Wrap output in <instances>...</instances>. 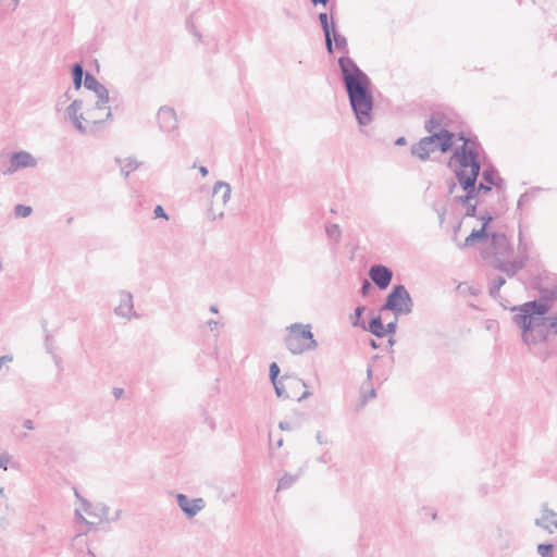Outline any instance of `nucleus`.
<instances>
[{"mask_svg": "<svg viewBox=\"0 0 557 557\" xmlns=\"http://www.w3.org/2000/svg\"><path fill=\"white\" fill-rule=\"evenodd\" d=\"M337 64L356 121L359 126H368L374 119V97L371 78L349 55L339 57Z\"/></svg>", "mask_w": 557, "mask_h": 557, "instance_id": "1", "label": "nucleus"}, {"mask_svg": "<svg viewBox=\"0 0 557 557\" xmlns=\"http://www.w3.org/2000/svg\"><path fill=\"white\" fill-rule=\"evenodd\" d=\"M516 312L512 322L521 330V341L531 347L537 344L535 331L544 329L549 318L545 314L549 311V307L543 301H527L510 308Z\"/></svg>", "mask_w": 557, "mask_h": 557, "instance_id": "2", "label": "nucleus"}, {"mask_svg": "<svg viewBox=\"0 0 557 557\" xmlns=\"http://www.w3.org/2000/svg\"><path fill=\"white\" fill-rule=\"evenodd\" d=\"M288 330L289 333L285 337V345L293 355L314 350L318 347V342L314 339L310 324L294 323Z\"/></svg>", "mask_w": 557, "mask_h": 557, "instance_id": "3", "label": "nucleus"}, {"mask_svg": "<svg viewBox=\"0 0 557 557\" xmlns=\"http://www.w3.org/2000/svg\"><path fill=\"white\" fill-rule=\"evenodd\" d=\"M413 310V300L403 284H395L392 286L389 293L386 295L384 302L380 307V311H391L396 318L399 315L410 314Z\"/></svg>", "mask_w": 557, "mask_h": 557, "instance_id": "4", "label": "nucleus"}, {"mask_svg": "<svg viewBox=\"0 0 557 557\" xmlns=\"http://www.w3.org/2000/svg\"><path fill=\"white\" fill-rule=\"evenodd\" d=\"M483 157L487 159L482 144L479 140H474V144H461L456 146L449 157L447 166L454 172H458L461 169H468L473 161Z\"/></svg>", "mask_w": 557, "mask_h": 557, "instance_id": "5", "label": "nucleus"}, {"mask_svg": "<svg viewBox=\"0 0 557 557\" xmlns=\"http://www.w3.org/2000/svg\"><path fill=\"white\" fill-rule=\"evenodd\" d=\"M481 256L485 260L503 261L513 256V247L506 234L492 232L490 246L481 251Z\"/></svg>", "mask_w": 557, "mask_h": 557, "instance_id": "6", "label": "nucleus"}, {"mask_svg": "<svg viewBox=\"0 0 557 557\" xmlns=\"http://www.w3.org/2000/svg\"><path fill=\"white\" fill-rule=\"evenodd\" d=\"M36 165L37 160L32 153L24 150L15 151L10 154V165L5 170H2V174L10 175L20 169L35 168Z\"/></svg>", "mask_w": 557, "mask_h": 557, "instance_id": "7", "label": "nucleus"}, {"mask_svg": "<svg viewBox=\"0 0 557 557\" xmlns=\"http://www.w3.org/2000/svg\"><path fill=\"white\" fill-rule=\"evenodd\" d=\"M393 275V270L384 264H373L369 269V277L380 290L391 285Z\"/></svg>", "mask_w": 557, "mask_h": 557, "instance_id": "8", "label": "nucleus"}, {"mask_svg": "<svg viewBox=\"0 0 557 557\" xmlns=\"http://www.w3.org/2000/svg\"><path fill=\"white\" fill-rule=\"evenodd\" d=\"M175 497L180 509L188 519L194 518L206 506V502L201 497L189 498L183 493H177Z\"/></svg>", "mask_w": 557, "mask_h": 557, "instance_id": "9", "label": "nucleus"}, {"mask_svg": "<svg viewBox=\"0 0 557 557\" xmlns=\"http://www.w3.org/2000/svg\"><path fill=\"white\" fill-rule=\"evenodd\" d=\"M157 122L161 132L170 133L178 127L175 110L169 106H162L157 112Z\"/></svg>", "mask_w": 557, "mask_h": 557, "instance_id": "10", "label": "nucleus"}, {"mask_svg": "<svg viewBox=\"0 0 557 557\" xmlns=\"http://www.w3.org/2000/svg\"><path fill=\"white\" fill-rule=\"evenodd\" d=\"M487 159L480 157L475 161L468 165V169H461L455 173L456 180H461L465 182H473L476 183L479 176H482V165L486 164Z\"/></svg>", "mask_w": 557, "mask_h": 557, "instance_id": "11", "label": "nucleus"}, {"mask_svg": "<svg viewBox=\"0 0 557 557\" xmlns=\"http://www.w3.org/2000/svg\"><path fill=\"white\" fill-rule=\"evenodd\" d=\"M455 137V133L447 128H440L436 133L430 135L433 143L436 144V148H438L443 153L454 150Z\"/></svg>", "mask_w": 557, "mask_h": 557, "instance_id": "12", "label": "nucleus"}, {"mask_svg": "<svg viewBox=\"0 0 557 557\" xmlns=\"http://www.w3.org/2000/svg\"><path fill=\"white\" fill-rule=\"evenodd\" d=\"M275 394L278 398L289 399L293 398L290 394L286 392V387H297L299 385H302L304 387H307V384L297 377L284 375L281 377L280 381L272 383Z\"/></svg>", "mask_w": 557, "mask_h": 557, "instance_id": "13", "label": "nucleus"}, {"mask_svg": "<svg viewBox=\"0 0 557 557\" xmlns=\"http://www.w3.org/2000/svg\"><path fill=\"white\" fill-rule=\"evenodd\" d=\"M436 150V144L433 143L432 138L425 136L421 138L417 144L411 146L410 152L413 157L419 158L421 161H426L430 154Z\"/></svg>", "mask_w": 557, "mask_h": 557, "instance_id": "14", "label": "nucleus"}, {"mask_svg": "<svg viewBox=\"0 0 557 557\" xmlns=\"http://www.w3.org/2000/svg\"><path fill=\"white\" fill-rule=\"evenodd\" d=\"M119 295L120 304L114 309L115 314L127 319L137 318V313L133 311V295L126 290H121Z\"/></svg>", "mask_w": 557, "mask_h": 557, "instance_id": "15", "label": "nucleus"}, {"mask_svg": "<svg viewBox=\"0 0 557 557\" xmlns=\"http://www.w3.org/2000/svg\"><path fill=\"white\" fill-rule=\"evenodd\" d=\"M535 524L553 534L557 530V513L548 509L546 504H543L542 517L535 520Z\"/></svg>", "mask_w": 557, "mask_h": 557, "instance_id": "16", "label": "nucleus"}, {"mask_svg": "<svg viewBox=\"0 0 557 557\" xmlns=\"http://www.w3.org/2000/svg\"><path fill=\"white\" fill-rule=\"evenodd\" d=\"M84 86L86 89L94 91L97 98H100V102H102L103 99L110 100L109 90L92 74H85Z\"/></svg>", "mask_w": 557, "mask_h": 557, "instance_id": "17", "label": "nucleus"}, {"mask_svg": "<svg viewBox=\"0 0 557 557\" xmlns=\"http://www.w3.org/2000/svg\"><path fill=\"white\" fill-rule=\"evenodd\" d=\"M458 184L460 185L461 189L465 191L463 195L456 196L455 201L466 206L470 203L473 199H478L479 195L475 189V183L473 182H465L461 180H456Z\"/></svg>", "mask_w": 557, "mask_h": 557, "instance_id": "18", "label": "nucleus"}, {"mask_svg": "<svg viewBox=\"0 0 557 557\" xmlns=\"http://www.w3.org/2000/svg\"><path fill=\"white\" fill-rule=\"evenodd\" d=\"M318 18L320 21L321 28L323 30L325 49H326L327 53L332 54L333 53V45H332L331 32H334V29H336V26L334 25L333 21L330 23L329 15L325 12L319 13Z\"/></svg>", "mask_w": 557, "mask_h": 557, "instance_id": "19", "label": "nucleus"}, {"mask_svg": "<svg viewBox=\"0 0 557 557\" xmlns=\"http://www.w3.org/2000/svg\"><path fill=\"white\" fill-rule=\"evenodd\" d=\"M491 240V233L485 228L472 230V232L466 237L465 243L460 245L461 248L471 247L475 243Z\"/></svg>", "mask_w": 557, "mask_h": 557, "instance_id": "20", "label": "nucleus"}, {"mask_svg": "<svg viewBox=\"0 0 557 557\" xmlns=\"http://www.w3.org/2000/svg\"><path fill=\"white\" fill-rule=\"evenodd\" d=\"M88 119L86 122H90L91 126L90 128L95 129V133L100 129V126L103 124V122L112 119V112L111 108H108V111L101 115L98 113V111L89 110L87 112Z\"/></svg>", "mask_w": 557, "mask_h": 557, "instance_id": "21", "label": "nucleus"}, {"mask_svg": "<svg viewBox=\"0 0 557 557\" xmlns=\"http://www.w3.org/2000/svg\"><path fill=\"white\" fill-rule=\"evenodd\" d=\"M444 123V115L441 112H432L430 117L424 123L425 131L432 135L433 133H436L440 128L443 127Z\"/></svg>", "mask_w": 557, "mask_h": 557, "instance_id": "22", "label": "nucleus"}, {"mask_svg": "<svg viewBox=\"0 0 557 557\" xmlns=\"http://www.w3.org/2000/svg\"><path fill=\"white\" fill-rule=\"evenodd\" d=\"M73 491H74L75 496L82 502V509L86 513L100 517L101 519H107V520L110 519L109 518V510H110L109 507L102 506L101 509H100L101 513L100 515L95 513L94 511H91V507H92L91 503H89L87 499L81 497L79 490L75 488Z\"/></svg>", "mask_w": 557, "mask_h": 557, "instance_id": "23", "label": "nucleus"}, {"mask_svg": "<svg viewBox=\"0 0 557 557\" xmlns=\"http://www.w3.org/2000/svg\"><path fill=\"white\" fill-rule=\"evenodd\" d=\"M363 330L370 332L371 334H373L374 336H376L379 338H383L384 337V324H383L381 315L372 317L369 320L368 324H366V329H363Z\"/></svg>", "mask_w": 557, "mask_h": 557, "instance_id": "24", "label": "nucleus"}, {"mask_svg": "<svg viewBox=\"0 0 557 557\" xmlns=\"http://www.w3.org/2000/svg\"><path fill=\"white\" fill-rule=\"evenodd\" d=\"M331 37H332L333 49L335 48L336 50L343 52L344 53L343 55H348L349 50H348L347 38L344 35H342L337 29H334V32H331Z\"/></svg>", "mask_w": 557, "mask_h": 557, "instance_id": "25", "label": "nucleus"}, {"mask_svg": "<svg viewBox=\"0 0 557 557\" xmlns=\"http://www.w3.org/2000/svg\"><path fill=\"white\" fill-rule=\"evenodd\" d=\"M491 264L495 270L505 273L509 278L516 276L519 272V270L510 261H508V259L503 261H492Z\"/></svg>", "mask_w": 557, "mask_h": 557, "instance_id": "26", "label": "nucleus"}, {"mask_svg": "<svg viewBox=\"0 0 557 557\" xmlns=\"http://www.w3.org/2000/svg\"><path fill=\"white\" fill-rule=\"evenodd\" d=\"M220 191H222V195H221V201L223 205H225L230 198H231V186L228 183H225L223 181H218L214 186H213V190H212V196L213 197H218Z\"/></svg>", "mask_w": 557, "mask_h": 557, "instance_id": "27", "label": "nucleus"}, {"mask_svg": "<svg viewBox=\"0 0 557 557\" xmlns=\"http://www.w3.org/2000/svg\"><path fill=\"white\" fill-rule=\"evenodd\" d=\"M73 85L76 90L81 89L83 84V78L85 79V74L87 72L84 71L83 64L81 62H76L72 65L71 69Z\"/></svg>", "mask_w": 557, "mask_h": 557, "instance_id": "28", "label": "nucleus"}, {"mask_svg": "<svg viewBox=\"0 0 557 557\" xmlns=\"http://www.w3.org/2000/svg\"><path fill=\"white\" fill-rule=\"evenodd\" d=\"M506 284V278L502 275H497L488 283V295L493 299L500 298V288Z\"/></svg>", "mask_w": 557, "mask_h": 557, "instance_id": "29", "label": "nucleus"}, {"mask_svg": "<svg viewBox=\"0 0 557 557\" xmlns=\"http://www.w3.org/2000/svg\"><path fill=\"white\" fill-rule=\"evenodd\" d=\"M42 329L45 332V348L48 354L53 355V357L57 359V363H59V357L54 355V346H53V336L50 334V332L47 329V321H42Z\"/></svg>", "mask_w": 557, "mask_h": 557, "instance_id": "30", "label": "nucleus"}, {"mask_svg": "<svg viewBox=\"0 0 557 557\" xmlns=\"http://www.w3.org/2000/svg\"><path fill=\"white\" fill-rule=\"evenodd\" d=\"M364 310H366L364 306L356 307L354 314L350 315L352 326L366 329V322L362 319Z\"/></svg>", "mask_w": 557, "mask_h": 557, "instance_id": "31", "label": "nucleus"}, {"mask_svg": "<svg viewBox=\"0 0 557 557\" xmlns=\"http://www.w3.org/2000/svg\"><path fill=\"white\" fill-rule=\"evenodd\" d=\"M87 119L84 117L83 113H79L78 116L70 119V121L73 123L74 127L81 133V134H94V128H88L83 121H86Z\"/></svg>", "mask_w": 557, "mask_h": 557, "instance_id": "32", "label": "nucleus"}, {"mask_svg": "<svg viewBox=\"0 0 557 557\" xmlns=\"http://www.w3.org/2000/svg\"><path fill=\"white\" fill-rule=\"evenodd\" d=\"M532 248V242L525 239L522 234L521 226L519 227L518 234V253L520 255H530V250Z\"/></svg>", "mask_w": 557, "mask_h": 557, "instance_id": "33", "label": "nucleus"}, {"mask_svg": "<svg viewBox=\"0 0 557 557\" xmlns=\"http://www.w3.org/2000/svg\"><path fill=\"white\" fill-rule=\"evenodd\" d=\"M498 175V170L492 164L488 163L487 166L482 171V180L492 185L495 184V177Z\"/></svg>", "mask_w": 557, "mask_h": 557, "instance_id": "34", "label": "nucleus"}, {"mask_svg": "<svg viewBox=\"0 0 557 557\" xmlns=\"http://www.w3.org/2000/svg\"><path fill=\"white\" fill-rule=\"evenodd\" d=\"M325 233L329 238L333 239L334 243H339L342 238V231L339 228V225L336 223H330L325 225Z\"/></svg>", "mask_w": 557, "mask_h": 557, "instance_id": "35", "label": "nucleus"}, {"mask_svg": "<svg viewBox=\"0 0 557 557\" xmlns=\"http://www.w3.org/2000/svg\"><path fill=\"white\" fill-rule=\"evenodd\" d=\"M83 101L79 99H75L72 103L66 108L65 115L70 120L72 117L78 116L82 113Z\"/></svg>", "mask_w": 557, "mask_h": 557, "instance_id": "36", "label": "nucleus"}, {"mask_svg": "<svg viewBox=\"0 0 557 557\" xmlns=\"http://www.w3.org/2000/svg\"><path fill=\"white\" fill-rule=\"evenodd\" d=\"M301 474V470L297 471L295 474L285 473L278 481L277 487H288L295 484L298 478Z\"/></svg>", "mask_w": 557, "mask_h": 557, "instance_id": "37", "label": "nucleus"}, {"mask_svg": "<svg viewBox=\"0 0 557 557\" xmlns=\"http://www.w3.org/2000/svg\"><path fill=\"white\" fill-rule=\"evenodd\" d=\"M556 298V293L553 289L543 288L541 289V297L539 299H533L532 301H544L549 309L552 308V302Z\"/></svg>", "mask_w": 557, "mask_h": 557, "instance_id": "38", "label": "nucleus"}, {"mask_svg": "<svg viewBox=\"0 0 557 557\" xmlns=\"http://www.w3.org/2000/svg\"><path fill=\"white\" fill-rule=\"evenodd\" d=\"M554 548L553 543H540L536 546V552L541 557H554Z\"/></svg>", "mask_w": 557, "mask_h": 557, "instance_id": "39", "label": "nucleus"}, {"mask_svg": "<svg viewBox=\"0 0 557 557\" xmlns=\"http://www.w3.org/2000/svg\"><path fill=\"white\" fill-rule=\"evenodd\" d=\"M33 208L25 205H16L14 207V214L17 218H27L32 214Z\"/></svg>", "mask_w": 557, "mask_h": 557, "instance_id": "40", "label": "nucleus"}, {"mask_svg": "<svg viewBox=\"0 0 557 557\" xmlns=\"http://www.w3.org/2000/svg\"><path fill=\"white\" fill-rule=\"evenodd\" d=\"M455 140L462 141V144H474V140H479L478 137L473 134H467L465 132L455 133Z\"/></svg>", "mask_w": 557, "mask_h": 557, "instance_id": "41", "label": "nucleus"}, {"mask_svg": "<svg viewBox=\"0 0 557 557\" xmlns=\"http://www.w3.org/2000/svg\"><path fill=\"white\" fill-rule=\"evenodd\" d=\"M530 259V255H520L518 253L510 262L520 271L522 270Z\"/></svg>", "mask_w": 557, "mask_h": 557, "instance_id": "42", "label": "nucleus"}, {"mask_svg": "<svg viewBox=\"0 0 557 557\" xmlns=\"http://www.w3.org/2000/svg\"><path fill=\"white\" fill-rule=\"evenodd\" d=\"M278 375H280V367L276 362H272L269 367V376H270L271 383H275V382L280 381L281 379H278Z\"/></svg>", "mask_w": 557, "mask_h": 557, "instance_id": "43", "label": "nucleus"}, {"mask_svg": "<svg viewBox=\"0 0 557 557\" xmlns=\"http://www.w3.org/2000/svg\"><path fill=\"white\" fill-rule=\"evenodd\" d=\"M186 27L198 39V41L201 40L202 35L196 29V26H195V24L193 22V16H189L186 20Z\"/></svg>", "mask_w": 557, "mask_h": 557, "instance_id": "44", "label": "nucleus"}, {"mask_svg": "<svg viewBox=\"0 0 557 557\" xmlns=\"http://www.w3.org/2000/svg\"><path fill=\"white\" fill-rule=\"evenodd\" d=\"M397 330V318L395 317V320L392 322H388L386 325H384V337L387 335H394Z\"/></svg>", "mask_w": 557, "mask_h": 557, "instance_id": "45", "label": "nucleus"}, {"mask_svg": "<svg viewBox=\"0 0 557 557\" xmlns=\"http://www.w3.org/2000/svg\"><path fill=\"white\" fill-rule=\"evenodd\" d=\"M549 332L547 329H540L535 331V336L537 337L539 343H547Z\"/></svg>", "mask_w": 557, "mask_h": 557, "instance_id": "46", "label": "nucleus"}, {"mask_svg": "<svg viewBox=\"0 0 557 557\" xmlns=\"http://www.w3.org/2000/svg\"><path fill=\"white\" fill-rule=\"evenodd\" d=\"M372 289H373L372 284L367 278H364L362 281V284H361V287H360V290H359L361 296L362 297H367Z\"/></svg>", "mask_w": 557, "mask_h": 557, "instance_id": "47", "label": "nucleus"}, {"mask_svg": "<svg viewBox=\"0 0 557 557\" xmlns=\"http://www.w3.org/2000/svg\"><path fill=\"white\" fill-rule=\"evenodd\" d=\"M475 189H476V193L478 195L480 196L481 194H487L492 190V185L487 184V183H475Z\"/></svg>", "mask_w": 557, "mask_h": 557, "instance_id": "48", "label": "nucleus"}, {"mask_svg": "<svg viewBox=\"0 0 557 557\" xmlns=\"http://www.w3.org/2000/svg\"><path fill=\"white\" fill-rule=\"evenodd\" d=\"M466 206H467V209H466L465 215L469 216V218H475L476 216V203L470 202Z\"/></svg>", "mask_w": 557, "mask_h": 557, "instance_id": "49", "label": "nucleus"}, {"mask_svg": "<svg viewBox=\"0 0 557 557\" xmlns=\"http://www.w3.org/2000/svg\"><path fill=\"white\" fill-rule=\"evenodd\" d=\"M482 221V228L487 230L488 224L493 221V215L491 213H485L480 215L479 218Z\"/></svg>", "mask_w": 557, "mask_h": 557, "instance_id": "50", "label": "nucleus"}, {"mask_svg": "<svg viewBox=\"0 0 557 557\" xmlns=\"http://www.w3.org/2000/svg\"><path fill=\"white\" fill-rule=\"evenodd\" d=\"M153 214H154V218H163L165 220L169 219L165 210L163 209L162 206L158 205L154 210H153Z\"/></svg>", "mask_w": 557, "mask_h": 557, "instance_id": "51", "label": "nucleus"}, {"mask_svg": "<svg viewBox=\"0 0 557 557\" xmlns=\"http://www.w3.org/2000/svg\"><path fill=\"white\" fill-rule=\"evenodd\" d=\"M109 102V100H102V102H100V98L97 99L96 103H95V107L91 109L94 111H101V110H106V112L108 111V108L106 104Z\"/></svg>", "mask_w": 557, "mask_h": 557, "instance_id": "52", "label": "nucleus"}, {"mask_svg": "<svg viewBox=\"0 0 557 557\" xmlns=\"http://www.w3.org/2000/svg\"><path fill=\"white\" fill-rule=\"evenodd\" d=\"M530 200V193L529 191H525L523 193L519 199H518V202H517V206H518V209H521V207L527 203L528 201Z\"/></svg>", "mask_w": 557, "mask_h": 557, "instance_id": "53", "label": "nucleus"}, {"mask_svg": "<svg viewBox=\"0 0 557 557\" xmlns=\"http://www.w3.org/2000/svg\"><path fill=\"white\" fill-rule=\"evenodd\" d=\"M9 461H10L9 454H7V453L0 454V468L7 469Z\"/></svg>", "mask_w": 557, "mask_h": 557, "instance_id": "54", "label": "nucleus"}, {"mask_svg": "<svg viewBox=\"0 0 557 557\" xmlns=\"http://www.w3.org/2000/svg\"><path fill=\"white\" fill-rule=\"evenodd\" d=\"M375 397V389L372 388L368 394H364L362 396V400H361V407H363L371 398H374Z\"/></svg>", "mask_w": 557, "mask_h": 557, "instance_id": "55", "label": "nucleus"}, {"mask_svg": "<svg viewBox=\"0 0 557 557\" xmlns=\"http://www.w3.org/2000/svg\"><path fill=\"white\" fill-rule=\"evenodd\" d=\"M457 183L458 182H456L454 178H449L447 181V187H448L447 195L448 196H450L455 191V189L457 187Z\"/></svg>", "mask_w": 557, "mask_h": 557, "instance_id": "56", "label": "nucleus"}, {"mask_svg": "<svg viewBox=\"0 0 557 557\" xmlns=\"http://www.w3.org/2000/svg\"><path fill=\"white\" fill-rule=\"evenodd\" d=\"M278 428L280 430L282 431H292L295 429V425H293L292 423L287 422V421H281L278 423Z\"/></svg>", "mask_w": 557, "mask_h": 557, "instance_id": "57", "label": "nucleus"}, {"mask_svg": "<svg viewBox=\"0 0 557 557\" xmlns=\"http://www.w3.org/2000/svg\"><path fill=\"white\" fill-rule=\"evenodd\" d=\"M203 418H205V422L210 426V429L214 430L215 429V422H214V420L211 417L208 416L206 410L203 411Z\"/></svg>", "mask_w": 557, "mask_h": 557, "instance_id": "58", "label": "nucleus"}, {"mask_svg": "<svg viewBox=\"0 0 557 557\" xmlns=\"http://www.w3.org/2000/svg\"><path fill=\"white\" fill-rule=\"evenodd\" d=\"M139 166V163L136 160L129 159L125 168H128L129 171H134Z\"/></svg>", "mask_w": 557, "mask_h": 557, "instance_id": "59", "label": "nucleus"}, {"mask_svg": "<svg viewBox=\"0 0 557 557\" xmlns=\"http://www.w3.org/2000/svg\"><path fill=\"white\" fill-rule=\"evenodd\" d=\"M315 440L317 442L320 444V445H326L329 443V441L326 438L323 437L322 433L321 432H318L315 434Z\"/></svg>", "mask_w": 557, "mask_h": 557, "instance_id": "60", "label": "nucleus"}, {"mask_svg": "<svg viewBox=\"0 0 557 557\" xmlns=\"http://www.w3.org/2000/svg\"><path fill=\"white\" fill-rule=\"evenodd\" d=\"M23 426H24L25 429H27V430H34V429H35L34 422H33V420H30V419H25V420L23 421Z\"/></svg>", "mask_w": 557, "mask_h": 557, "instance_id": "61", "label": "nucleus"}, {"mask_svg": "<svg viewBox=\"0 0 557 557\" xmlns=\"http://www.w3.org/2000/svg\"><path fill=\"white\" fill-rule=\"evenodd\" d=\"M494 181L495 184H492V187L500 188L504 185V180L499 175H497Z\"/></svg>", "mask_w": 557, "mask_h": 557, "instance_id": "62", "label": "nucleus"}, {"mask_svg": "<svg viewBox=\"0 0 557 557\" xmlns=\"http://www.w3.org/2000/svg\"><path fill=\"white\" fill-rule=\"evenodd\" d=\"M124 393L123 388L115 387L113 388V396L119 399Z\"/></svg>", "mask_w": 557, "mask_h": 557, "instance_id": "63", "label": "nucleus"}, {"mask_svg": "<svg viewBox=\"0 0 557 557\" xmlns=\"http://www.w3.org/2000/svg\"><path fill=\"white\" fill-rule=\"evenodd\" d=\"M207 324H208V326H209V329H210L211 331H214V330L216 329V326L219 325V322H218V321H215V320H209V321L207 322Z\"/></svg>", "mask_w": 557, "mask_h": 557, "instance_id": "64", "label": "nucleus"}]
</instances>
